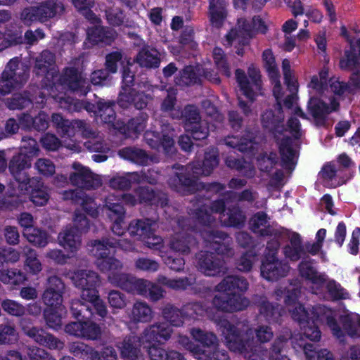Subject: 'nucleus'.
I'll list each match as a JSON object with an SVG mask.
<instances>
[{"instance_id": "obj_56", "label": "nucleus", "mask_w": 360, "mask_h": 360, "mask_svg": "<svg viewBox=\"0 0 360 360\" xmlns=\"http://www.w3.org/2000/svg\"><path fill=\"white\" fill-rule=\"evenodd\" d=\"M235 74L236 81L242 94L249 99L250 101H254L255 100L256 94L252 88L251 83L248 79L244 70L239 68L236 69Z\"/></svg>"}, {"instance_id": "obj_10", "label": "nucleus", "mask_w": 360, "mask_h": 360, "mask_svg": "<svg viewBox=\"0 0 360 360\" xmlns=\"http://www.w3.org/2000/svg\"><path fill=\"white\" fill-rule=\"evenodd\" d=\"M212 305L217 311L233 312L243 310L248 305L249 301L244 296L227 291H218L212 301Z\"/></svg>"}, {"instance_id": "obj_39", "label": "nucleus", "mask_w": 360, "mask_h": 360, "mask_svg": "<svg viewBox=\"0 0 360 360\" xmlns=\"http://www.w3.org/2000/svg\"><path fill=\"white\" fill-rule=\"evenodd\" d=\"M116 32L110 27L95 26L88 30L87 38L94 44L110 45L115 39Z\"/></svg>"}, {"instance_id": "obj_17", "label": "nucleus", "mask_w": 360, "mask_h": 360, "mask_svg": "<svg viewBox=\"0 0 360 360\" xmlns=\"http://www.w3.org/2000/svg\"><path fill=\"white\" fill-rule=\"evenodd\" d=\"M65 284L56 276L48 278V286L42 295V300L47 307L60 308L63 302Z\"/></svg>"}, {"instance_id": "obj_34", "label": "nucleus", "mask_w": 360, "mask_h": 360, "mask_svg": "<svg viewBox=\"0 0 360 360\" xmlns=\"http://www.w3.org/2000/svg\"><path fill=\"white\" fill-rule=\"evenodd\" d=\"M249 288V283L247 279L243 276H226L216 286L217 291H227L229 293H237L240 296H243Z\"/></svg>"}, {"instance_id": "obj_53", "label": "nucleus", "mask_w": 360, "mask_h": 360, "mask_svg": "<svg viewBox=\"0 0 360 360\" xmlns=\"http://www.w3.org/2000/svg\"><path fill=\"white\" fill-rule=\"evenodd\" d=\"M32 104H33V98L28 91H25L22 93H15L7 101V105L11 110H22Z\"/></svg>"}, {"instance_id": "obj_28", "label": "nucleus", "mask_w": 360, "mask_h": 360, "mask_svg": "<svg viewBox=\"0 0 360 360\" xmlns=\"http://www.w3.org/2000/svg\"><path fill=\"white\" fill-rule=\"evenodd\" d=\"M278 144V152L281 155V165L286 169L292 170L295 169L297 161L296 150L293 148V141L290 136H285L282 139H275Z\"/></svg>"}, {"instance_id": "obj_8", "label": "nucleus", "mask_w": 360, "mask_h": 360, "mask_svg": "<svg viewBox=\"0 0 360 360\" xmlns=\"http://www.w3.org/2000/svg\"><path fill=\"white\" fill-rule=\"evenodd\" d=\"M292 319L297 321L303 335L311 341H319L321 338V330L316 324L314 317L310 316V313L302 304H299L295 309H289Z\"/></svg>"}, {"instance_id": "obj_37", "label": "nucleus", "mask_w": 360, "mask_h": 360, "mask_svg": "<svg viewBox=\"0 0 360 360\" xmlns=\"http://www.w3.org/2000/svg\"><path fill=\"white\" fill-rule=\"evenodd\" d=\"M198 244L197 239L191 233H176L169 241V247L175 252L188 255L192 248Z\"/></svg>"}, {"instance_id": "obj_14", "label": "nucleus", "mask_w": 360, "mask_h": 360, "mask_svg": "<svg viewBox=\"0 0 360 360\" xmlns=\"http://www.w3.org/2000/svg\"><path fill=\"white\" fill-rule=\"evenodd\" d=\"M153 96L143 91L136 89H129V91H120L117 98V105L126 110L131 107L139 110L146 109L153 101Z\"/></svg>"}, {"instance_id": "obj_43", "label": "nucleus", "mask_w": 360, "mask_h": 360, "mask_svg": "<svg viewBox=\"0 0 360 360\" xmlns=\"http://www.w3.org/2000/svg\"><path fill=\"white\" fill-rule=\"evenodd\" d=\"M122 269V266L117 267L115 269L105 271V273L108 274V279L111 284L129 292L134 276L129 274L120 272Z\"/></svg>"}, {"instance_id": "obj_57", "label": "nucleus", "mask_w": 360, "mask_h": 360, "mask_svg": "<svg viewBox=\"0 0 360 360\" xmlns=\"http://www.w3.org/2000/svg\"><path fill=\"white\" fill-rule=\"evenodd\" d=\"M131 315L134 322L146 323L152 319V309L146 303L136 302L133 306Z\"/></svg>"}, {"instance_id": "obj_51", "label": "nucleus", "mask_w": 360, "mask_h": 360, "mask_svg": "<svg viewBox=\"0 0 360 360\" xmlns=\"http://www.w3.org/2000/svg\"><path fill=\"white\" fill-rule=\"evenodd\" d=\"M325 283L326 290L331 301L338 302L350 299V295L348 290L335 280H326Z\"/></svg>"}, {"instance_id": "obj_9", "label": "nucleus", "mask_w": 360, "mask_h": 360, "mask_svg": "<svg viewBox=\"0 0 360 360\" xmlns=\"http://www.w3.org/2000/svg\"><path fill=\"white\" fill-rule=\"evenodd\" d=\"M60 80L63 85L79 96H85L91 90V85L87 79L75 67L65 68Z\"/></svg>"}, {"instance_id": "obj_5", "label": "nucleus", "mask_w": 360, "mask_h": 360, "mask_svg": "<svg viewBox=\"0 0 360 360\" xmlns=\"http://www.w3.org/2000/svg\"><path fill=\"white\" fill-rule=\"evenodd\" d=\"M20 259V252L13 248H0V281L5 284L18 285L27 279L23 272L17 269L10 268V265Z\"/></svg>"}, {"instance_id": "obj_20", "label": "nucleus", "mask_w": 360, "mask_h": 360, "mask_svg": "<svg viewBox=\"0 0 360 360\" xmlns=\"http://www.w3.org/2000/svg\"><path fill=\"white\" fill-rule=\"evenodd\" d=\"M31 167V162L26 155L19 153L14 155L10 160L8 169L14 179L18 184V189L26 186L27 181L31 180V177L25 169Z\"/></svg>"}, {"instance_id": "obj_23", "label": "nucleus", "mask_w": 360, "mask_h": 360, "mask_svg": "<svg viewBox=\"0 0 360 360\" xmlns=\"http://www.w3.org/2000/svg\"><path fill=\"white\" fill-rule=\"evenodd\" d=\"M338 107L339 103L337 102H333L332 106L330 107L323 100L316 97L310 98L307 104L309 112L313 117L316 123L320 126L325 125L328 115L337 110Z\"/></svg>"}, {"instance_id": "obj_18", "label": "nucleus", "mask_w": 360, "mask_h": 360, "mask_svg": "<svg viewBox=\"0 0 360 360\" xmlns=\"http://www.w3.org/2000/svg\"><path fill=\"white\" fill-rule=\"evenodd\" d=\"M72 352L75 356L91 360H117V352L112 346L104 347L98 351L85 344L79 343L73 345Z\"/></svg>"}, {"instance_id": "obj_54", "label": "nucleus", "mask_w": 360, "mask_h": 360, "mask_svg": "<svg viewBox=\"0 0 360 360\" xmlns=\"http://www.w3.org/2000/svg\"><path fill=\"white\" fill-rule=\"evenodd\" d=\"M162 314L170 326L179 327L184 323L185 318L182 308L178 309L173 305L167 304L162 309Z\"/></svg>"}, {"instance_id": "obj_38", "label": "nucleus", "mask_w": 360, "mask_h": 360, "mask_svg": "<svg viewBox=\"0 0 360 360\" xmlns=\"http://www.w3.org/2000/svg\"><path fill=\"white\" fill-rule=\"evenodd\" d=\"M191 176L188 173L176 172L173 176L168 180L169 186L176 191L186 190L193 192L196 190L197 181L199 176H196L192 172Z\"/></svg>"}, {"instance_id": "obj_33", "label": "nucleus", "mask_w": 360, "mask_h": 360, "mask_svg": "<svg viewBox=\"0 0 360 360\" xmlns=\"http://www.w3.org/2000/svg\"><path fill=\"white\" fill-rule=\"evenodd\" d=\"M208 18L212 27L220 29L228 15L226 0H208Z\"/></svg>"}, {"instance_id": "obj_21", "label": "nucleus", "mask_w": 360, "mask_h": 360, "mask_svg": "<svg viewBox=\"0 0 360 360\" xmlns=\"http://www.w3.org/2000/svg\"><path fill=\"white\" fill-rule=\"evenodd\" d=\"M148 115L141 112L137 116L131 117L127 122H117L115 129L127 138H138L147 126Z\"/></svg>"}, {"instance_id": "obj_7", "label": "nucleus", "mask_w": 360, "mask_h": 360, "mask_svg": "<svg viewBox=\"0 0 360 360\" xmlns=\"http://www.w3.org/2000/svg\"><path fill=\"white\" fill-rule=\"evenodd\" d=\"M196 260L199 271L207 276H223L227 271L224 259L214 252L200 250Z\"/></svg>"}, {"instance_id": "obj_6", "label": "nucleus", "mask_w": 360, "mask_h": 360, "mask_svg": "<svg viewBox=\"0 0 360 360\" xmlns=\"http://www.w3.org/2000/svg\"><path fill=\"white\" fill-rule=\"evenodd\" d=\"M155 221L146 218L133 220L127 227L131 236L136 237L137 240L144 243L150 249L160 250L162 247V239L155 234L153 226Z\"/></svg>"}, {"instance_id": "obj_60", "label": "nucleus", "mask_w": 360, "mask_h": 360, "mask_svg": "<svg viewBox=\"0 0 360 360\" xmlns=\"http://www.w3.org/2000/svg\"><path fill=\"white\" fill-rule=\"evenodd\" d=\"M185 319H198L205 313V305L201 302H191L183 305L181 307Z\"/></svg>"}, {"instance_id": "obj_26", "label": "nucleus", "mask_w": 360, "mask_h": 360, "mask_svg": "<svg viewBox=\"0 0 360 360\" xmlns=\"http://www.w3.org/2000/svg\"><path fill=\"white\" fill-rule=\"evenodd\" d=\"M204 240L209 243L210 247L215 251V254L218 255H227L231 249L225 240L229 238V235L224 231L219 230H205L202 232Z\"/></svg>"}, {"instance_id": "obj_25", "label": "nucleus", "mask_w": 360, "mask_h": 360, "mask_svg": "<svg viewBox=\"0 0 360 360\" xmlns=\"http://www.w3.org/2000/svg\"><path fill=\"white\" fill-rule=\"evenodd\" d=\"M239 30L237 28L231 29L226 34L225 38L227 44L232 46L233 41H237L240 45L247 46L250 43V39L252 37L254 30L252 20L240 18L238 20Z\"/></svg>"}, {"instance_id": "obj_61", "label": "nucleus", "mask_w": 360, "mask_h": 360, "mask_svg": "<svg viewBox=\"0 0 360 360\" xmlns=\"http://www.w3.org/2000/svg\"><path fill=\"white\" fill-rule=\"evenodd\" d=\"M18 339V334L13 325L9 323L0 324V345H12Z\"/></svg>"}, {"instance_id": "obj_3", "label": "nucleus", "mask_w": 360, "mask_h": 360, "mask_svg": "<svg viewBox=\"0 0 360 360\" xmlns=\"http://www.w3.org/2000/svg\"><path fill=\"white\" fill-rule=\"evenodd\" d=\"M113 237L104 236L101 239L91 240L87 243V250L90 255L96 258V266L101 272L122 267V262L110 256L114 252Z\"/></svg>"}, {"instance_id": "obj_24", "label": "nucleus", "mask_w": 360, "mask_h": 360, "mask_svg": "<svg viewBox=\"0 0 360 360\" xmlns=\"http://www.w3.org/2000/svg\"><path fill=\"white\" fill-rule=\"evenodd\" d=\"M261 121L263 128L273 134L274 139H277L286 131L283 123L284 115L281 106L277 114L272 110H266L262 115Z\"/></svg>"}, {"instance_id": "obj_2", "label": "nucleus", "mask_w": 360, "mask_h": 360, "mask_svg": "<svg viewBox=\"0 0 360 360\" xmlns=\"http://www.w3.org/2000/svg\"><path fill=\"white\" fill-rule=\"evenodd\" d=\"M75 285L81 290V298L84 301H89L92 311L104 318L108 311L105 304L98 295L97 287L100 284L99 276L97 273L90 270H80L73 276Z\"/></svg>"}, {"instance_id": "obj_44", "label": "nucleus", "mask_w": 360, "mask_h": 360, "mask_svg": "<svg viewBox=\"0 0 360 360\" xmlns=\"http://www.w3.org/2000/svg\"><path fill=\"white\" fill-rule=\"evenodd\" d=\"M120 158L139 165L145 166L148 164L149 156L143 149L136 146H127L119 150Z\"/></svg>"}, {"instance_id": "obj_63", "label": "nucleus", "mask_w": 360, "mask_h": 360, "mask_svg": "<svg viewBox=\"0 0 360 360\" xmlns=\"http://www.w3.org/2000/svg\"><path fill=\"white\" fill-rule=\"evenodd\" d=\"M107 22L112 27H120L124 24L125 13L119 7H109L105 11Z\"/></svg>"}, {"instance_id": "obj_58", "label": "nucleus", "mask_w": 360, "mask_h": 360, "mask_svg": "<svg viewBox=\"0 0 360 360\" xmlns=\"http://www.w3.org/2000/svg\"><path fill=\"white\" fill-rule=\"evenodd\" d=\"M212 56L219 72L226 77H229L231 75V72L224 50L218 46L214 47Z\"/></svg>"}, {"instance_id": "obj_59", "label": "nucleus", "mask_w": 360, "mask_h": 360, "mask_svg": "<svg viewBox=\"0 0 360 360\" xmlns=\"http://www.w3.org/2000/svg\"><path fill=\"white\" fill-rule=\"evenodd\" d=\"M179 78H176V84L179 86H191L200 84V79L191 65L184 67L179 72Z\"/></svg>"}, {"instance_id": "obj_45", "label": "nucleus", "mask_w": 360, "mask_h": 360, "mask_svg": "<svg viewBox=\"0 0 360 360\" xmlns=\"http://www.w3.org/2000/svg\"><path fill=\"white\" fill-rule=\"evenodd\" d=\"M96 103V105L93 106L96 108L95 112L101 120L105 124L114 123L116 118L115 107L117 101L99 98Z\"/></svg>"}, {"instance_id": "obj_30", "label": "nucleus", "mask_w": 360, "mask_h": 360, "mask_svg": "<svg viewBox=\"0 0 360 360\" xmlns=\"http://www.w3.org/2000/svg\"><path fill=\"white\" fill-rule=\"evenodd\" d=\"M51 122L57 133L62 138L70 139L77 132V127H82L84 124L82 120L70 121L65 119L60 113H53Z\"/></svg>"}, {"instance_id": "obj_15", "label": "nucleus", "mask_w": 360, "mask_h": 360, "mask_svg": "<svg viewBox=\"0 0 360 360\" xmlns=\"http://www.w3.org/2000/svg\"><path fill=\"white\" fill-rule=\"evenodd\" d=\"M309 311L310 316L314 317L316 322L318 321H325L335 338L340 340H344L345 333L336 319L337 313L335 310L326 305H319Z\"/></svg>"}, {"instance_id": "obj_49", "label": "nucleus", "mask_w": 360, "mask_h": 360, "mask_svg": "<svg viewBox=\"0 0 360 360\" xmlns=\"http://www.w3.org/2000/svg\"><path fill=\"white\" fill-rule=\"evenodd\" d=\"M136 336H127L122 341L120 349L121 357L125 360H137L140 349Z\"/></svg>"}, {"instance_id": "obj_36", "label": "nucleus", "mask_w": 360, "mask_h": 360, "mask_svg": "<svg viewBox=\"0 0 360 360\" xmlns=\"http://www.w3.org/2000/svg\"><path fill=\"white\" fill-rule=\"evenodd\" d=\"M259 314L269 323H279L282 316V308L278 303L269 302L266 297H261L257 304Z\"/></svg>"}, {"instance_id": "obj_13", "label": "nucleus", "mask_w": 360, "mask_h": 360, "mask_svg": "<svg viewBox=\"0 0 360 360\" xmlns=\"http://www.w3.org/2000/svg\"><path fill=\"white\" fill-rule=\"evenodd\" d=\"M72 168L75 172L70 174L69 180L73 186L91 190L97 188L101 185V180L89 167L75 162L72 164Z\"/></svg>"}, {"instance_id": "obj_35", "label": "nucleus", "mask_w": 360, "mask_h": 360, "mask_svg": "<svg viewBox=\"0 0 360 360\" xmlns=\"http://www.w3.org/2000/svg\"><path fill=\"white\" fill-rule=\"evenodd\" d=\"M219 159L217 153L214 152H205L202 162L196 161L189 164L188 167L191 172L196 176H208L219 165Z\"/></svg>"}, {"instance_id": "obj_31", "label": "nucleus", "mask_w": 360, "mask_h": 360, "mask_svg": "<svg viewBox=\"0 0 360 360\" xmlns=\"http://www.w3.org/2000/svg\"><path fill=\"white\" fill-rule=\"evenodd\" d=\"M134 60L142 68L155 69L160 65L161 54L155 47L143 44Z\"/></svg>"}, {"instance_id": "obj_16", "label": "nucleus", "mask_w": 360, "mask_h": 360, "mask_svg": "<svg viewBox=\"0 0 360 360\" xmlns=\"http://www.w3.org/2000/svg\"><path fill=\"white\" fill-rule=\"evenodd\" d=\"M134 192L138 198L139 204L162 208L168 205L167 195L160 190H155L148 186H139Z\"/></svg>"}, {"instance_id": "obj_19", "label": "nucleus", "mask_w": 360, "mask_h": 360, "mask_svg": "<svg viewBox=\"0 0 360 360\" xmlns=\"http://www.w3.org/2000/svg\"><path fill=\"white\" fill-rule=\"evenodd\" d=\"M26 186L19 188L22 194L30 193V201L36 206H44L48 202L50 195L47 186H44L40 178L32 177L27 181Z\"/></svg>"}, {"instance_id": "obj_1", "label": "nucleus", "mask_w": 360, "mask_h": 360, "mask_svg": "<svg viewBox=\"0 0 360 360\" xmlns=\"http://www.w3.org/2000/svg\"><path fill=\"white\" fill-rule=\"evenodd\" d=\"M217 326L230 350L243 354L248 360L259 359V355L252 352L253 336L251 330L240 329L226 319H219Z\"/></svg>"}, {"instance_id": "obj_55", "label": "nucleus", "mask_w": 360, "mask_h": 360, "mask_svg": "<svg viewBox=\"0 0 360 360\" xmlns=\"http://www.w3.org/2000/svg\"><path fill=\"white\" fill-rule=\"evenodd\" d=\"M339 321L342 325V330L352 338H360V332L357 328V317L351 314L341 315Z\"/></svg>"}, {"instance_id": "obj_46", "label": "nucleus", "mask_w": 360, "mask_h": 360, "mask_svg": "<svg viewBox=\"0 0 360 360\" xmlns=\"http://www.w3.org/2000/svg\"><path fill=\"white\" fill-rule=\"evenodd\" d=\"M176 115H173V118L182 119L184 129L191 127L192 125L198 124L202 121L198 108L193 104L186 105L180 112H176Z\"/></svg>"}, {"instance_id": "obj_4", "label": "nucleus", "mask_w": 360, "mask_h": 360, "mask_svg": "<svg viewBox=\"0 0 360 360\" xmlns=\"http://www.w3.org/2000/svg\"><path fill=\"white\" fill-rule=\"evenodd\" d=\"M65 11V6L59 0H46L36 6L25 8L20 14L21 20L26 25L34 22H44L60 15Z\"/></svg>"}, {"instance_id": "obj_62", "label": "nucleus", "mask_w": 360, "mask_h": 360, "mask_svg": "<svg viewBox=\"0 0 360 360\" xmlns=\"http://www.w3.org/2000/svg\"><path fill=\"white\" fill-rule=\"evenodd\" d=\"M43 316L49 328L58 330L62 326V317L58 312V308L46 307L43 312Z\"/></svg>"}, {"instance_id": "obj_42", "label": "nucleus", "mask_w": 360, "mask_h": 360, "mask_svg": "<svg viewBox=\"0 0 360 360\" xmlns=\"http://www.w3.org/2000/svg\"><path fill=\"white\" fill-rule=\"evenodd\" d=\"M283 252L285 257L292 262H297L305 257L304 247L298 233H292L290 239V245H286L284 247Z\"/></svg>"}, {"instance_id": "obj_41", "label": "nucleus", "mask_w": 360, "mask_h": 360, "mask_svg": "<svg viewBox=\"0 0 360 360\" xmlns=\"http://www.w3.org/2000/svg\"><path fill=\"white\" fill-rule=\"evenodd\" d=\"M58 240L61 246L70 253L77 252L81 244V235L77 229L67 228L58 235Z\"/></svg>"}, {"instance_id": "obj_22", "label": "nucleus", "mask_w": 360, "mask_h": 360, "mask_svg": "<svg viewBox=\"0 0 360 360\" xmlns=\"http://www.w3.org/2000/svg\"><path fill=\"white\" fill-rule=\"evenodd\" d=\"M24 333L35 342L50 349H60L64 344L53 335L47 333L44 329L37 326L22 327Z\"/></svg>"}, {"instance_id": "obj_47", "label": "nucleus", "mask_w": 360, "mask_h": 360, "mask_svg": "<svg viewBox=\"0 0 360 360\" xmlns=\"http://www.w3.org/2000/svg\"><path fill=\"white\" fill-rule=\"evenodd\" d=\"M70 312L73 318L82 321L90 320L94 314L89 301H82L80 300H72L70 303Z\"/></svg>"}, {"instance_id": "obj_32", "label": "nucleus", "mask_w": 360, "mask_h": 360, "mask_svg": "<svg viewBox=\"0 0 360 360\" xmlns=\"http://www.w3.org/2000/svg\"><path fill=\"white\" fill-rule=\"evenodd\" d=\"M191 334L193 338L200 344V345L194 346L191 349L198 359H200V356H202V354L197 352L198 349L205 351H212L219 345L217 337L213 333L205 332L200 328H193Z\"/></svg>"}, {"instance_id": "obj_11", "label": "nucleus", "mask_w": 360, "mask_h": 360, "mask_svg": "<svg viewBox=\"0 0 360 360\" xmlns=\"http://www.w3.org/2000/svg\"><path fill=\"white\" fill-rule=\"evenodd\" d=\"M290 268L287 262L278 259V257L263 255L260 273L262 278L266 281H277L288 275Z\"/></svg>"}, {"instance_id": "obj_52", "label": "nucleus", "mask_w": 360, "mask_h": 360, "mask_svg": "<svg viewBox=\"0 0 360 360\" xmlns=\"http://www.w3.org/2000/svg\"><path fill=\"white\" fill-rule=\"evenodd\" d=\"M339 66L345 71L360 72V58L353 47L345 51L344 56L340 60Z\"/></svg>"}, {"instance_id": "obj_64", "label": "nucleus", "mask_w": 360, "mask_h": 360, "mask_svg": "<svg viewBox=\"0 0 360 360\" xmlns=\"http://www.w3.org/2000/svg\"><path fill=\"white\" fill-rule=\"evenodd\" d=\"M194 29L191 26L184 27L179 37V43L181 47L190 50H196L198 44L194 39Z\"/></svg>"}, {"instance_id": "obj_40", "label": "nucleus", "mask_w": 360, "mask_h": 360, "mask_svg": "<svg viewBox=\"0 0 360 360\" xmlns=\"http://www.w3.org/2000/svg\"><path fill=\"white\" fill-rule=\"evenodd\" d=\"M224 217L221 221L226 227L242 229L246 221V216L238 204L228 206Z\"/></svg>"}, {"instance_id": "obj_50", "label": "nucleus", "mask_w": 360, "mask_h": 360, "mask_svg": "<svg viewBox=\"0 0 360 360\" xmlns=\"http://www.w3.org/2000/svg\"><path fill=\"white\" fill-rule=\"evenodd\" d=\"M114 195H108L105 200L104 208L111 221H124L126 210L120 202H114Z\"/></svg>"}, {"instance_id": "obj_29", "label": "nucleus", "mask_w": 360, "mask_h": 360, "mask_svg": "<svg viewBox=\"0 0 360 360\" xmlns=\"http://www.w3.org/2000/svg\"><path fill=\"white\" fill-rule=\"evenodd\" d=\"M314 262L309 256L303 257L298 265L300 276L314 285H322L326 283L328 276L325 273L318 272L314 266Z\"/></svg>"}, {"instance_id": "obj_12", "label": "nucleus", "mask_w": 360, "mask_h": 360, "mask_svg": "<svg viewBox=\"0 0 360 360\" xmlns=\"http://www.w3.org/2000/svg\"><path fill=\"white\" fill-rule=\"evenodd\" d=\"M19 62L13 58L6 65L1 73L0 85L4 86L6 93H11L15 89L20 88L27 80L28 75L25 72H17Z\"/></svg>"}, {"instance_id": "obj_27", "label": "nucleus", "mask_w": 360, "mask_h": 360, "mask_svg": "<svg viewBox=\"0 0 360 360\" xmlns=\"http://www.w3.org/2000/svg\"><path fill=\"white\" fill-rule=\"evenodd\" d=\"M172 332L173 329L168 323L160 322L147 327L143 335L146 342L164 344L170 339Z\"/></svg>"}, {"instance_id": "obj_48", "label": "nucleus", "mask_w": 360, "mask_h": 360, "mask_svg": "<svg viewBox=\"0 0 360 360\" xmlns=\"http://www.w3.org/2000/svg\"><path fill=\"white\" fill-rule=\"evenodd\" d=\"M55 55L49 50L43 51L40 56L37 58L34 68L37 70V75H46L48 77L49 71L53 69L55 65Z\"/></svg>"}]
</instances>
